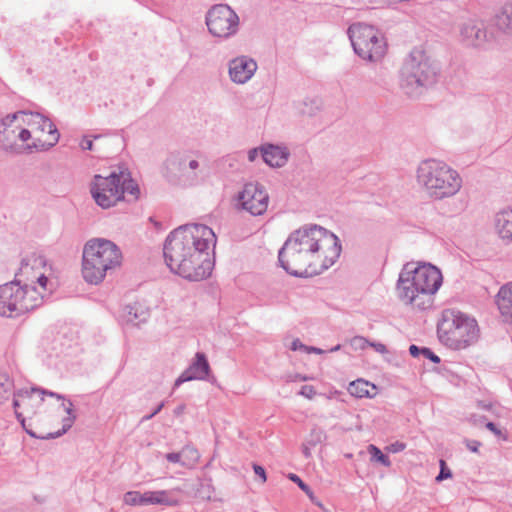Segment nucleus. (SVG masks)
Masks as SVG:
<instances>
[{
  "label": "nucleus",
  "mask_w": 512,
  "mask_h": 512,
  "mask_svg": "<svg viewBox=\"0 0 512 512\" xmlns=\"http://www.w3.org/2000/svg\"><path fill=\"white\" fill-rule=\"evenodd\" d=\"M339 239L318 225L293 231L278 253L280 266L297 277L319 275L340 256Z\"/></svg>",
  "instance_id": "1"
},
{
  "label": "nucleus",
  "mask_w": 512,
  "mask_h": 512,
  "mask_svg": "<svg viewBox=\"0 0 512 512\" xmlns=\"http://www.w3.org/2000/svg\"><path fill=\"white\" fill-rule=\"evenodd\" d=\"M216 244L213 230L203 224H187L167 236L163 254L170 271L190 281L210 276L213 262L210 247Z\"/></svg>",
  "instance_id": "2"
},
{
  "label": "nucleus",
  "mask_w": 512,
  "mask_h": 512,
  "mask_svg": "<svg viewBox=\"0 0 512 512\" xmlns=\"http://www.w3.org/2000/svg\"><path fill=\"white\" fill-rule=\"evenodd\" d=\"M441 271L431 264L406 263L397 281L399 299L414 308L425 310L432 306L433 296L442 285Z\"/></svg>",
  "instance_id": "3"
},
{
  "label": "nucleus",
  "mask_w": 512,
  "mask_h": 512,
  "mask_svg": "<svg viewBox=\"0 0 512 512\" xmlns=\"http://www.w3.org/2000/svg\"><path fill=\"white\" fill-rule=\"evenodd\" d=\"M416 182L426 196L435 201L454 197L463 184L457 170L434 158L425 159L418 164Z\"/></svg>",
  "instance_id": "4"
},
{
  "label": "nucleus",
  "mask_w": 512,
  "mask_h": 512,
  "mask_svg": "<svg viewBox=\"0 0 512 512\" xmlns=\"http://www.w3.org/2000/svg\"><path fill=\"white\" fill-rule=\"evenodd\" d=\"M437 335L443 345L459 351L477 343L480 329L475 318L455 309H446L437 324Z\"/></svg>",
  "instance_id": "5"
},
{
  "label": "nucleus",
  "mask_w": 512,
  "mask_h": 512,
  "mask_svg": "<svg viewBox=\"0 0 512 512\" xmlns=\"http://www.w3.org/2000/svg\"><path fill=\"white\" fill-rule=\"evenodd\" d=\"M120 263L121 252L116 244L107 239H91L83 249V278L90 284H99L107 271L119 266Z\"/></svg>",
  "instance_id": "6"
},
{
  "label": "nucleus",
  "mask_w": 512,
  "mask_h": 512,
  "mask_svg": "<svg viewBox=\"0 0 512 512\" xmlns=\"http://www.w3.org/2000/svg\"><path fill=\"white\" fill-rule=\"evenodd\" d=\"M438 69L434 61L422 50H413L400 71V85L410 97L420 96L437 79Z\"/></svg>",
  "instance_id": "7"
},
{
  "label": "nucleus",
  "mask_w": 512,
  "mask_h": 512,
  "mask_svg": "<svg viewBox=\"0 0 512 512\" xmlns=\"http://www.w3.org/2000/svg\"><path fill=\"white\" fill-rule=\"evenodd\" d=\"M43 294L28 283L14 280L0 286V316L15 318L43 303Z\"/></svg>",
  "instance_id": "8"
},
{
  "label": "nucleus",
  "mask_w": 512,
  "mask_h": 512,
  "mask_svg": "<svg viewBox=\"0 0 512 512\" xmlns=\"http://www.w3.org/2000/svg\"><path fill=\"white\" fill-rule=\"evenodd\" d=\"M348 35L355 53L364 60L377 62L386 54V43L381 33L373 26L354 23Z\"/></svg>",
  "instance_id": "9"
},
{
  "label": "nucleus",
  "mask_w": 512,
  "mask_h": 512,
  "mask_svg": "<svg viewBox=\"0 0 512 512\" xmlns=\"http://www.w3.org/2000/svg\"><path fill=\"white\" fill-rule=\"evenodd\" d=\"M164 166L170 181L185 186L196 184L203 171L198 155L192 151L172 152L165 160Z\"/></svg>",
  "instance_id": "10"
},
{
  "label": "nucleus",
  "mask_w": 512,
  "mask_h": 512,
  "mask_svg": "<svg viewBox=\"0 0 512 512\" xmlns=\"http://www.w3.org/2000/svg\"><path fill=\"white\" fill-rule=\"evenodd\" d=\"M26 130L29 152L45 151L55 146L59 133L54 123L40 113L25 111Z\"/></svg>",
  "instance_id": "11"
},
{
  "label": "nucleus",
  "mask_w": 512,
  "mask_h": 512,
  "mask_svg": "<svg viewBox=\"0 0 512 512\" xmlns=\"http://www.w3.org/2000/svg\"><path fill=\"white\" fill-rule=\"evenodd\" d=\"M25 111H17L2 118L0 123V147L15 153L29 152Z\"/></svg>",
  "instance_id": "12"
},
{
  "label": "nucleus",
  "mask_w": 512,
  "mask_h": 512,
  "mask_svg": "<svg viewBox=\"0 0 512 512\" xmlns=\"http://www.w3.org/2000/svg\"><path fill=\"white\" fill-rule=\"evenodd\" d=\"M205 22L209 33L219 39H229L239 31L240 18L227 4H216L206 13Z\"/></svg>",
  "instance_id": "13"
},
{
  "label": "nucleus",
  "mask_w": 512,
  "mask_h": 512,
  "mask_svg": "<svg viewBox=\"0 0 512 512\" xmlns=\"http://www.w3.org/2000/svg\"><path fill=\"white\" fill-rule=\"evenodd\" d=\"M118 173L112 172L109 176L95 175L91 186V194L97 205L103 209L114 206L123 199Z\"/></svg>",
  "instance_id": "14"
},
{
  "label": "nucleus",
  "mask_w": 512,
  "mask_h": 512,
  "mask_svg": "<svg viewBox=\"0 0 512 512\" xmlns=\"http://www.w3.org/2000/svg\"><path fill=\"white\" fill-rule=\"evenodd\" d=\"M49 395L58 399H63V396L54 392H48L39 388H31L30 390L21 389L14 393L13 407L15 408V415L18 421L21 423L23 429L31 437L37 438L38 436L26 426V420L18 408L23 407L29 415L36 414V408H38L44 401L43 396Z\"/></svg>",
  "instance_id": "15"
},
{
  "label": "nucleus",
  "mask_w": 512,
  "mask_h": 512,
  "mask_svg": "<svg viewBox=\"0 0 512 512\" xmlns=\"http://www.w3.org/2000/svg\"><path fill=\"white\" fill-rule=\"evenodd\" d=\"M237 199L241 208L253 216L263 215L267 211L269 195L258 182L245 184Z\"/></svg>",
  "instance_id": "16"
},
{
  "label": "nucleus",
  "mask_w": 512,
  "mask_h": 512,
  "mask_svg": "<svg viewBox=\"0 0 512 512\" xmlns=\"http://www.w3.org/2000/svg\"><path fill=\"white\" fill-rule=\"evenodd\" d=\"M46 259L41 255H31L22 261L19 273L15 280H21V285L28 283L34 286L38 283L43 290H46L47 277Z\"/></svg>",
  "instance_id": "17"
},
{
  "label": "nucleus",
  "mask_w": 512,
  "mask_h": 512,
  "mask_svg": "<svg viewBox=\"0 0 512 512\" xmlns=\"http://www.w3.org/2000/svg\"><path fill=\"white\" fill-rule=\"evenodd\" d=\"M459 37L463 45L472 48H482L491 40L485 22L472 18L460 23Z\"/></svg>",
  "instance_id": "18"
},
{
  "label": "nucleus",
  "mask_w": 512,
  "mask_h": 512,
  "mask_svg": "<svg viewBox=\"0 0 512 512\" xmlns=\"http://www.w3.org/2000/svg\"><path fill=\"white\" fill-rule=\"evenodd\" d=\"M257 67L256 61L252 58L244 55L238 56L229 61V77L236 84H245L253 77Z\"/></svg>",
  "instance_id": "19"
},
{
  "label": "nucleus",
  "mask_w": 512,
  "mask_h": 512,
  "mask_svg": "<svg viewBox=\"0 0 512 512\" xmlns=\"http://www.w3.org/2000/svg\"><path fill=\"white\" fill-rule=\"evenodd\" d=\"M210 365L204 353L197 352L190 366L177 378L174 386L191 380H204L209 376Z\"/></svg>",
  "instance_id": "20"
},
{
  "label": "nucleus",
  "mask_w": 512,
  "mask_h": 512,
  "mask_svg": "<svg viewBox=\"0 0 512 512\" xmlns=\"http://www.w3.org/2000/svg\"><path fill=\"white\" fill-rule=\"evenodd\" d=\"M262 158L270 167H283L289 159L290 152L286 147L268 144L260 148Z\"/></svg>",
  "instance_id": "21"
},
{
  "label": "nucleus",
  "mask_w": 512,
  "mask_h": 512,
  "mask_svg": "<svg viewBox=\"0 0 512 512\" xmlns=\"http://www.w3.org/2000/svg\"><path fill=\"white\" fill-rule=\"evenodd\" d=\"M496 303L500 313L507 319H512V282L500 288Z\"/></svg>",
  "instance_id": "22"
},
{
  "label": "nucleus",
  "mask_w": 512,
  "mask_h": 512,
  "mask_svg": "<svg viewBox=\"0 0 512 512\" xmlns=\"http://www.w3.org/2000/svg\"><path fill=\"white\" fill-rule=\"evenodd\" d=\"M495 226L502 239L512 241V209L499 212L496 215Z\"/></svg>",
  "instance_id": "23"
},
{
  "label": "nucleus",
  "mask_w": 512,
  "mask_h": 512,
  "mask_svg": "<svg viewBox=\"0 0 512 512\" xmlns=\"http://www.w3.org/2000/svg\"><path fill=\"white\" fill-rule=\"evenodd\" d=\"M142 499H143V506H146V505L171 506V505L175 504V501H173L169 497V492L165 491V490L147 491L145 493H142Z\"/></svg>",
  "instance_id": "24"
},
{
  "label": "nucleus",
  "mask_w": 512,
  "mask_h": 512,
  "mask_svg": "<svg viewBox=\"0 0 512 512\" xmlns=\"http://www.w3.org/2000/svg\"><path fill=\"white\" fill-rule=\"evenodd\" d=\"M121 190L123 195L126 193L131 197V200L135 201L139 198L140 189L137 183L131 179L130 173L127 171H120L118 173Z\"/></svg>",
  "instance_id": "25"
},
{
  "label": "nucleus",
  "mask_w": 512,
  "mask_h": 512,
  "mask_svg": "<svg viewBox=\"0 0 512 512\" xmlns=\"http://www.w3.org/2000/svg\"><path fill=\"white\" fill-rule=\"evenodd\" d=\"M496 25L505 33L512 34V2L502 6L496 17Z\"/></svg>",
  "instance_id": "26"
},
{
  "label": "nucleus",
  "mask_w": 512,
  "mask_h": 512,
  "mask_svg": "<svg viewBox=\"0 0 512 512\" xmlns=\"http://www.w3.org/2000/svg\"><path fill=\"white\" fill-rule=\"evenodd\" d=\"M125 311L126 321L134 325H138L141 322H145L148 317V311L138 303H135L133 305H127L125 307Z\"/></svg>",
  "instance_id": "27"
},
{
  "label": "nucleus",
  "mask_w": 512,
  "mask_h": 512,
  "mask_svg": "<svg viewBox=\"0 0 512 512\" xmlns=\"http://www.w3.org/2000/svg\"><path fill=\"white\" fill-rule=\"evenodd\" d=\"M370 388L374 390L375 386L363 379H357L349 384L348 392L357 398L372 397Z\"/></svg>",
  "instance_id": "28"
},
{
  "label": "nucleus",
  "mask_w": 512,
  "mask_h": 512,
  "mask_svg": "<svg viewBox=\"0 0 512 512\" xmlns=\"http://www.w3.org/2000/svg\"><path fill=\"white\" fill-rule=\"evenodd\" d=\"M181 466L192 469L200 460V454L198 450L192 446L186 445L181 449Z\"/></svg>",
  "instance_id": "29"
},
{
  "label": "nucleus",
  "mask_w": 512,
  "mask_h": 512,
  "mask_svg": "<svg viewBox=\"0 0 512 512\" xmlns=\"http://www.w3.org/2000/svg\"><path fill=\"white\" fill-rule=\"evenodd\" d=\"M62 406L64 407V410L68 414V416L65 417L62 421V423H63L62 430L57 431L56 433H53V434H49V436L47 438H57V437L63 435L72 427V425L76 419V415L73 413V403L70 400L67 401V404L62 403Z\"/></svg>",
  "instance_id": "30"
},
{
  "label": "nucleus",
  "mask_w": 512,
  "mask_h": 512,
  "mask_svg": "<svg viewBox=\"0 0 512 512\" xmlns=\"http://www.w3.org/2000/svg\"><path fill=\"white\" fill-rule=\"evenodd\" d=\"M14 383L7 374H0V405L14 396Z\"/></svg>",
  "instance_id": "31"
},
{
  "label": "nucleus",
  "mask_w": 512,
  "mask_h": 512,
  "mask_svg": "<svg viewBox=\"0 0 512 512\" xmlns=\"http://www.w3.org/2000/svg\"><path fill=\"white\" fill-rule=\"evenodd\" d=\"M327 438L325 431L319 427H314L311 429L309 435L307 436L305 442H307L311 446H317L324 442Z\"/></svg>",
  "instance_id": "32"
},
{
  "label": "nucleus",
  "mask_w": 512,
  "mask_h": 512,
  "mask_svg": "<svg viewBox=\"0 0 512 512\" xmlns=\"http://www.w3.org/2000/svg\"><path fill=\"white\" fill-rule=\"evenodd\" d=\"M368 452L371 455V461L379 462L385 467L391 466V461L382 451L375 445L368 446Z\"/></svg>",
  "instance_id": "33"
},
{
  "label": "nucleus",
  "mask_w": 512,
  "mask_h": 512,
  "mask_svg": "<svg viewBox=\"0 0 512 512\" xmlns=\"http://www.w3.org/2000/svg\"><path fill=\"white\" fill-rule=\"evenodd\" d=\"M123 502L129 506H143L142 493L139 491H128L123 496Z\"/></svg>",
  "instance_id": "34"
},
{
  "label": "nucleus",
  "mask_w": 512,
  "mask_h": 512,
  "mask_svg": "<svg viewBox=\"0 0 512 512\" xmlns=\"http://www.w3.org/2000/svg\"><path fill=\"white\" fill-rule=\"evenodd\" d=\"M349 344L354 350H364L370 342L363 336H355L349 340Z\"/></svg>",
  "instance_id": "35"
},
{
  "label": "nucleus",
  "mask_w": 512,
  "mask_h": 512,
  "mask_svg": "<svg viewBox=\"0 0 512 512\" xmlns=\"http://www.w3.org/2000/svg\"><path fill=\"white\" fill-rule=\"evenodd\" d=\"M289 479L296 483L303 492H305L310 498H312V491L310 487L306 483H304L296 474H289Z\"/></svg>",
  "instance_id": "36"
},
{
  "label": "nucleus",
  "mask_w": 512,
  "mask_h": 512,
  "mask_svg": "<svg viewBox=\"0 0 512 512\" xmlns=\"http://www.w3.org/2000/svg\"><path fill=\"white\" fill-rule=\"evenodd\" d=\"M451 477L452 473L450 469L446 466V462L444 460H440V473L436 477V481L440 482Z\"/></svg>",
  "instance_id": "37"
},
{
  "label": "nucleus",
  "mask_w": 512,
  "mask_h": 512,
  "mask_svg": "<svg viewBox=\"0 0 512 512\" xmlns=\"http://www.w3.org/2000/svg\"><path fill=\"white\" fill-rule=\"evenodd\" d=\"M299 394L307 399H312L316 395V391L312 385H304L301 387Z\"/></svg>",
  "instance_id": "38"
},
{
  "label": "nucleus",
  "mask_w": 512,
  "mask_h": 512,
  "mask_svg": "<svg viewBox=\"0 0 512 512\" xmlns=\"http://www.w3.org/2000/svg\"><path fill=\"white\" fill-rule=\"evenodd\" d=\"M421 354L425 357L430 359L433 363H439L440 358L435 355L429 348H421Z\"/></svg>",
  "instance_id": "39"
},
{
  "label": "nucleus",
  "mask_w": 512,
  "mask_h": 512,
  "mask_svg": "<svg viewBox=\"0 0 512 512\" xmlns=\"http://www.w3.org/2000/svg\"><path fill=\"white\" fill-rule=\"evenodd\" d=\"M406 448V444L403 442L396 441L387 447V450L392 453H398Z\"/></svg>",
  "instance_id": "40"
},
{
  "label": "nucleus",
  "mask_w": 512,
  "mask_h": 512,
  "mask_svg": "<svg viewBox=\"0 0 512 512\" xmlns=\"http://www.w3.org/2000/svg\"><path fill=\"white\" fill-rule=\"evenodd\" d=\"M165 458L167 459V461H169L171 463H179L181 465V460H182L181 451L168 453V454H166Z\"/></svg>",
  "instance_id": "41"
},
{
  "label": "nucleus",
  "mask_w": 512,
  "mask_h": 512,
  "mask_svg": "<svg viewBox=\"0 0 512 512\" xmlns=\"http://www.w3.org/2000/svg\"><path fill=\"white\" fill-rule=\"evenodd\" d=\"M290 348L293 351L304 350L306 352L308 350V346L304 345L299 339L293 340Z\"/></svg>",
  "instance_id": "42"
},
{
  "label": "nucleus",
  "mask_w": 512,
  "mask_h": 512,
  "mask_svg": "<svg viewBox=\"0 0 512 512\" xmlns=\"http://www.w3.org/2000/svg\"><path fill=\"white\" fill-rule=\"evenodd\" d=\"M369 346L374 348L375 351L381 354H385L388 352L386 346L382 343L370 342Z\"/></svg>",
  "instance_id": "43"
},
{
  "label": "nucleus",
  "mask_w": 512,
  "mask_h": 512,
  "mask_svg": "<svg viewBox=\"0 0 512 512\" xmlns=\"http://www.w3.org/2000/svg\"><path fill=\"white\" fill-rule=\"evenodd\" d=\"M480 445H481V443L476 440H467L466 441L467 448L472 452H477Z\"/></svg>",
  "instance_id": "44"
},
{
  "label": "nucleus",
  "mask_w": 512,
  "mask_h": 512,
  "mask_svg": "<svg viewBox=\"0 0 512 512\" xmlns=\"http://www.w3.org/2000/svg\"><path fill=\"white\" fill-rule=\"evenodd\" d=\"M253 469H254L255 474L260 476L262 478V481L265 482L266 481V473H265L264 468L262 466L254 464Z\"/></svg>",
  "instance_id": "45"
},
{
  "label": "nucleus",
  "mask_w": 512,
  "mask_h": 512,
  "mask_svg": "<svg viewBox=\"0 0 512 512\" xmlns=\"http://www.w3.org/2000/svg\"><path fill=\"white\" fill-rule=\"evenodd\" d=\"M80 145L83 150H92L93 149V141L89 138H84L81 141Z\"/></svg>",
  "instance_id": "46"
},
{
  "label": "nucleus",
  "mask_w": 512,
  "mask_h": 512,
  "mask_svg": "<svg viewBox=\"0 0 512 512\" xmlns=\"http://www.w3.org/2000/svg\"><path fill=\"white\" fill-rule=\"evenodd\" d=\"M312 447H313V446L309 445L307 442H304V443L302 444V453L304 454V456H305L306 458H310V457H311V455H312V454H311V448H312Z\"/></svg>",
  "instance_id": "47"
},
{
  "label": "nucleus",
  "mask_w": 512,
  "mask_h": 512,
  "mask_svg": "<svg viewBox=\"0 0 512 512\" xmlns=\"http://www.w3.org/2000/svg\"><path fill=\"white\" fill-rule=\"evenodd\" d=\"M259 150L260 149H258V148H253L248 151V160L250 162H253L256 160V158L258 157V154H259Z\"/></svg>",
  "instance_id": "48"
},
{
  "label": "nucleus",
  "mask_w": 512,
  "mask_h": 512,
  "mask_svg": "<svg viewBox=\"0 0 512 512\" xmlns=\"http://www.w3.org/2000/svg\"><path fill=\"white\" fill-rule=\"evenodd\" d=\"M486 428L493 432L495 435H500L501 431L497 428V426L493 422H488L486 424Z\"/></svg>",
  "instance_id": "49"
},
{
  "label": "nucleus",
  "mask_w": 512,
  "mask_h": 512,
  "mask_svg": "<svg viewBox=\"0 0 512 512\" xmlns=\"http://www.w3.org/2000/svg\"><path fill=\"white\" fill-rule=\"evenodd\" d=\"M409 352L413 357H417L419 354H421V348L417 347L416 345H411L409 347Z\"/></svg>",
  "instance_id": "50"
},
{
  "label": "nucleus",
  "mask_w": 512,
  "mask_h": 512,
  "mask_svg": "<svg viewBox=\"0 0 512 512\" xmlns=\"http://www.w3.org/2000/svg\"><path fill=\"white\" fill-rule=\"evenodd\" d=\"M307 353H316V354H322L324 351L317 347H308V350H306Z\"/></svg>",
  "instance_id": "51"
},
{
  "label": "nucleus",
  "mask_w": 512,
  "mask_h": 512,
  "mask_svg": "<svg viewBox=\"0 0 512 512\" xmlns=\"http://www.w3.org/2000/svg\"><path fill=\"white\" fill-rule=\"evenodd\" d=\"M163 407H164V403L162 402L157 407H155L153 414H155V415L158 414L162 410Z\"/></svg>",
  "instance_id": "52"
},
{
  "label": "nucleus",
  "mask_w": 512,
  "mask_h": 512,
  "mask_svg": "<svg viewBox=\"0 0 512 512\" xmlns=\"http://www.w3.org/2000/svg\"><path fill=\"white\" fill-rule=\"evenodd\" d=\"M155 416V414H153V412L149 415H146L142 418V421H148L150 419H152L153 417Z\"/></svg>",
  "instance_id": "53"
},
{
  "label": "nucleus",
  "mask_w": 512,
  "mask_h": 512,
  "mask_svg": "<svg viewBox=\"0 0 512 512\" xmlns=\"http://www.w3.org/2000/svg\"><path fill=\"white\" fill-rule=\"evenodd\" d=\"M294 380H300V381H306L307 380V377L305 376H301V375H296Z\"/></svg>",
  "instance_id": "54"
},
{
  "label": "nucleus",
  "mask_w": 512,
  "mask_h": 512,
  "mask_svg": "<svg viewBox=\"0 0 512 512\" xmlns=\"http://www.w3.org/2000/svg\"><path fill=\"white\" fill-rule=\"evenodd\" d=\"M340 348H341V345H336L335 347L330 349V352L338 351V350H340Z\"/></svg>",
  "instance_id": "55"
},
{
  "label": "nucleus",
  "mask_w": 512,
  "mask_h": 512,
  "mask_svg": "<svg viewBox=\"0 0 512 512\" xmlns=\"http://www.w3.org/2000/svg\"><path fill=\"white\" fill-rule=\"evenodd\" d=\"M183 408H184L183 406L178 407V408L175 410V413H176V414H180V413L183 411Z\"/></svg>",
  "instance_id": "56"
}]
</instances>
